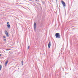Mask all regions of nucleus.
Here are the masks:
<instances>
[{"instance_id": "nucleus-3", "label": "nucleus", "mask_w": 78, "mask_h": 78, "mask_svg": "<svg viewBox=\"0 0 78 78\" xmlns=\"http://www.w3.org/2000/svg\"><path fill=\"white\" fill-rule=\"evenodd\" d=\"M61 2L62 3V5H63V6L65 7L66 6V3H65V2L62 0Z\"/></svg>"}, {"instance_id": "nucleus-1", "label": "nucleus", "mask_w": 78, "mask_h": 78, "mask_svg": "<svg viewBox=\"0 0 78 78\" xmlns=\"http://www.w3.org/2000/svg\"><path fill=\"white\" fill-rule=\"evenodd\" d=\"M55 36L56 37V38H58H58H60V35L59 33H56L55 34Z\"/></svg>"}, {"instance_id": "nucleus-10", "label": "nucleus", "mask_w": 78, "mask_h": 78, "mask_svg": "<svg viewBox=\"0 0 78 78\" xmlns=\"http://www.w3.org/2000/svg\"><path fill=\"white\" fill-rule=\"evenodd\" d=\"M6 51H8L9 50H11V49H6Z\"/></svg>"}, {"instance_id": "nucleus-14", "label": "nucleus", "mask_w": 78, "mask_h": 78, "mask_svg": "<svg viewBox=\"0 0 78 78\" xmlns=\"http://www.w3.org/2000/svg\"><path fill=\"white\" fill-rule=\"evenodd\" d=\"M4 40L5 41H6V39H4Z\"/></svg>"}, {"instance_id": "nucleus-11", "label": "nucleus", "mask_w": 78, "mask_h": 78, "mask_svg": "<svg viewBox=\"0 0 78 78\" xmlns=\"http://www.w3.org/2000/svg\"><path fill=\"white\" fill-rule=\"evenodd\" d=\"M30 47L29 46L28 47V49H29V48H30Z\"/></svg>"}, {"instance_id": "nucleus-2", "label": "nucleus", "mask_w": 78, "mask_h": 78, "mask_svg": "<svg viewBox=\"0 0 78 78\" xmlns=\"http://www.w3.org/2000/svg\"><path fill=\"white\" fill-rule=\"evenodd\" d=\"M34 31H36V23L35 22L34 23Z\"/></svg>"}, {"instance_id": "nucleus-18", "label": "nucleus", "mask_w": 78, "mask_h": 78, "mask_svg": "<svg viewBox=\"0 0 78 78\" xmlns=\"http://www.w3.org/2000/svg\"><path fill=\"white\" fill-rule=\"evenodd\" d=\"M58 0H56V2H57Z\"/></svg>"}, {"instance_id": "nucleus-6", "label": "nucleus", "mask_w": 78, "mask_h": 78, "mask_svg": "<svg viewBox=\"0 0 78 78\" xmlns=\"http://www.w3.org/2000/svg\"><path fill=\"white\" fill-rule=\"evenodd\" d=\"M8 61H7L5 62V66H6V65H7V64H8Z\"/></svg>"}, {"instance_id": "nucleus-4", "label": "nucleus", "mask_w": 78, "mask_h": 78, "mask_svg": "<svg viewBox=\"0 0 78 78\" xmlns=\"http://www.w3.org/2000/svg\"><path fill=\"white\" fill-rule=\"evenodd\" d=\"M5 33L7 37H9V35L8 34V32H7V31H5Z\"/></svg>"}, {"instance_id": "nucleus-17", "label": "nucleus", "mask_w": 78, "mask_h": 78, "mask_svg": "<svg viewBox=\"0 0 78 78\" xmlns=\"http://www.w3.org/2000/svg\"><path fill=\"white\" fill-rule=\"evenodd\" d=\"M2 56V54H0V56Z\"/></svg>"}, {"instance_id": "nucleus-12", "label": "nucleus", "mask_w": 78, "mask_h": 78, "mask_svg": "<svg viewBox=\"0 0 78 78\" xmlns=\"http://www.w3.org/2000/svg\"><path fill=\"white\" fill-rule=\"evenodd\" d=\"M3 37L4 38H6V37H5V36H4Z\"/></svg>"}, {"instance_id": "nucleus-8", "label": "nucleus", "mask_w": 78, "mask_h": 78, "mask_svg": "<svg viewBox=\"0 0 78 78\" xmlns=\"http://www.w3.org/2000/svg\"><path fill=\"white\" fill-rule=\"evenodd\" d=\"M2 65H0V71L1 70V69H2Z\"/></svg>"}, {"instance_id": "nucleus-9", "label": "nucleus", "mask_w": 78, "mask_h": 78, "mask_svg": "<svg viewBox=\"0 0 78 78\" xmlns=\"http://www.w3.org/2000/svg\"><path fill=\"white\" fill-rule=\"evenodd\" d=\"M22 66H23V62L22 61L21 62Z\"/></svg>"}, {"instance_id": "nucleus-5", "label": "nucleus", "mask_w": 78, "mask_h": 78, "mask_svg": "<svg viewBox=\"0 0 78 78\" xmlns=\"http://www.w3.org/2000/svg\"><path fill=\"white\" fill-rule=\"evenodd\" d=\"M51 46V42H49L48 44V47L49 48H50V46Z\"/></svg>"}, {"instance_id": "nucleus-16", "label": "nucleus", "mask_w": 78, "mask_h": 78, "mask_svg": "<svg viewBox=\"0 0 78 78\" xmlns=\"http://www.w3.org/2000/svg\"><path fill=\"white\" fill-rule=\"evenodd\" d=\"M35 1H36V2H37V0H35Z\"/></svg>"}, {"instance_id": "nucleus-13", "label": "nucleus", "mask_w": 78, "mask_h": 78, "mask_svg": "<svg viewBox=\"0 0 78 78\" xmlns=\"http://www.w3.org/2000/svg\"><path fill=\"white\" fill-rule=\"evenodd\" d=\"M7 24H9V22H7Z\"/></svg>"}, {"instance_id": "nucleus-7", "label": "nucleus", "mask_w": 78, "mask_h": 78, "mask_svg": "<svg viewBox=\"0 0 78 78\" xmlns=\"http://www.w3.org/2000/svg\"><path fill=\"white\" fill-rule=\"evenodd\" d=\"M7 27L8 28H10V25L9 24H7Z\"/></svg>"}, {"instance_id": "nucleus-15", "label": "nucleus", "mask_w": 78, "mask_h": 78, "mask_svg": "<svg viewBox=\"0 0 78 78\" xmlns=\"http://www.w3.org/2000/svg\"><path fill=\"white\" fill-rule=\"evenodd\" d=\"M37 2H39V0H38Z\"/></svg>"}]
</instances>
